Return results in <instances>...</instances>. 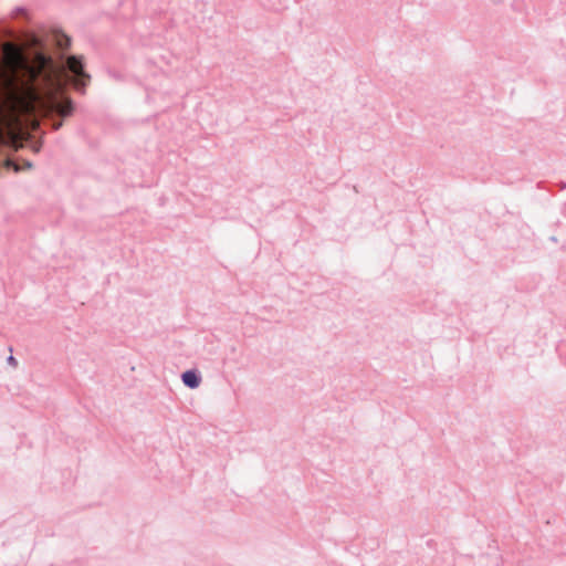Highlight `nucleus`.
Masks as SVG:
<instances>
[{
  "label": "nucleus",
  "instance_id": "nucleus-1",
  "mask_svg": "<svg viewBox=\"0 0 566 566\" xmlns=\"http://www.w3.org/2000/svg\"><path fill=\"white\" fill-rule=\"evenodd\" d=\"M13 31L0 29V115L8 124L21 118H34L42 109L52 112L61 107L56 95L59 81H67L75 90L84 91L91 80L82 57L65 56L62 66L46 51L44 40L32 31L23 33L27 55L10 41Z\"/></svg>",
  "mask_w": 566,
  "mask_h": 566
},
{
  "label": "nucleus",
  "instance_id": "nucleus-2",
  "mask_svg": "<svg viewBox=\"0 0 566 566\" xmlns=\"http://www.w3.org/2000/svg\"><path fill=\"white\" fill-rule=\"evenodd\" d=\"M13 31L0 29V115L8 124L21 118H34L42 109L52 112L61 107L56 95L59 81H67L75 90L84 91L91 80L82 57L65 56L62 66L46 51L44 40L32 31L23 33L27 55L10 41Z\"/></svg>",
  "mask_w": 566,
  "mask_h": 566
},
{
  "label": "nucleus",
  "instance_id": "nucleus-3",
  "mask_svg": "<svg viewBox=\"0 0 566 566\" xmlns=\"http://www.w3.org/2000/svg\"><path fill=\"white\" fill-rule=\"evenodd\" d=\"M70 84L65 80L59 81V87L56 90V95L61 97V107H56V109L52 112H44L39 109L34 114V118H21L18 123L8 124L6 120L0 118V148L1 147H11L15 148L20 143V135L25 128H35L39 126V122L41 118H48L51 120V127L54 130H57L62 127V120L55 119V117H67L73 113V103L71 98L64 93V85ZM2 117V115H0Z\"/></svg>",
  "mask_w": 566,
  "mask_h": 566
},
{
  "label": "nucleus",
  "instance_id": "nucleus-4",
  "mask_svg": "<svg viewBox=\"0 0 566 566\" xmlns=\"http://www.w3.org/2000/svg\"><path fill=\"white\" fill-rule=\"evenodd\" d=\"M70 84L65 80L59 81V87L56 90V95L61 97V107H56V109L52 112H44L39 109L34 114V118H21L18 123L8 124L6 120L0 118V148L1 147H11L15 148L20 143V135L25 128H35L39 126V122L41 118H48L51 120V127L54 130H57L62 127V120L55 119V117H67L73 113V103L71 98L64 93V85ZM2 117V115H0Z\"/></svg>",
  "mask_w": 566,
  "mask_h": 566
},
{
  "label": "nucleus",
  "instance_id": "nucleus-5",
  "mask_svg": "<svg viewBox=\"0 0 566 566\" xmlns=\"http://www.w3.org/2000/svg\"><path fill=\"white\" fill-rule=\"evenodd\" d=\"M184 385L190 389H196L200 386L201 377L195 369L186 370L181 374Z\"/></svg>",
  "mask_w": 566,
  "mask_h": 566
},
{
  "label": "nucleus",
  "instance_id": "nucleus-6",
  "mask_svg": "<svg viewBox=\"0 0 566 566\" xmlns=\"http://www.w3.org/2000/svg\"><path fill=\"white\" fill-rule=\"evenodd\" d=\"M53 38H54L55 45L60 50H66L71 44V39L66 34H64L63 32H61L59 30L53 31Z\"/></svg>",
  "mask_w": 566,
  "mask_h": 566
},
{
  "label": "nucleus",
  "instance_id": "nucleus-7",
  "mask_svg": "<svg viewBox=\"0 0 566 566\" xmlns=\"http://www.w3.org/2000/svg\"><path fill=\"white\" fill-rule=\"evenodd\" d=\"M25 10L23 8H17L14 11H13V18H19L21 15H25Z\"/></svg>",
  "mask_w": 566,
  "mask_h": 566
},
{
  "label": "nucleus",
  "instance_id": "nucleus-8",
  "mask_svg": "<svg viewBox=\"0 0 566 566\" xmlns=\"http://www.w3.org/2000/svg\"><path fill=\"white\" fill-rule=\"evenodd\" d=\"M7 361H8V364H9V365H11V366H13V367H15V366L18 365L17 359H15L12 355H10V356L8 357Z\"/></svg>",
  "mask_w": 566,
  "mask_h": 566
},
{
  "label": "nucleus",
  "instance_id": "nucleus-9",
  "mask_svg": "<svg viewBox=\"0 0 566 566\" xmlns=\"http://www.w3.org/2000/svg\"><path fill=\"white\" fill-rule=\"evenodd\" d=\"M7 165L9 168H13L15 171L20 170V168L17 167L11 160H8Z\"/></svg>",
  "mask_w": 566,
  "mask_h": 566
},
{
  "label": "nucleus",
  "instance_id": "nucleus-10",
  "mask_svg": "<svg viewBox=\"0 0 566 566\" xmlns=\"http://www.w3.org/2000/svg\"><path fill=\"white\" fill-rule=\"evenodd\" d=\"M40 148H41V145H40V144H35V145L33 146V150H34L35 153H38V151L40 150Z\"/></svg>",
  "mask_w": 566,
  "mask_h": 566
},
{
  "label": "nucleus",
  "instance_id": "nucleus-11",
  "mask_svg": "<svg viewBox=\"0 0 566 566\" xmlns=\"http://www.w3.org/2000/svg\"><path fill=\"white\" fill-rule=\"evenodd\" d=\"M566 188V184L565 182H562L560 184V189H565Z\"/></svg>",
  "mask_w": 566,
  "mask_h": 566
},
{
  "label": "nucleus",
  "instance_id": "nucleus-12",
  "mask_svg": "<svg viewBox=\"0 0 566 566\" xmlns=\"http://www.w3.org/2000/svg\"><path fill=\"white\" fill-rule=\"evenodd\" d=\"M25 165H27V167H28V168H31V167H32V164H31L30 161H27V164H25Z\"/></svg>",
  "mask_w": 566,
  "mask_h": 566
},
{
  "label": "nucleus",
  "instance_id": "nucleus-13",
  "mask_svg": "<svg viewBox=\"0 0 566 566\" xmlns=\"http://www.w3.org/2000/svg\"><path fill=\"white\" fill-rule=\"evenodd\" d=\"M494 3H501L503 0H492Z\"/></svg>",
  "mask_w": 566,
  "mask_h": 566
}]
</instances>
